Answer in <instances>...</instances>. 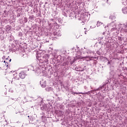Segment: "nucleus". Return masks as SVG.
<instances>
[{
	"label": "nucleus",
	"instance_id": "f257e3e1",
	"mask_svg": "<svg viewBox=\"0 0 127 127\" xmlns=\"http://www.w3.org/2000/svg\"><path fill=\"white\" fill-rule=\"evenodd\" d=\"M107 27H108L110 31H114V32H118V28H117V24H115V23L114 22H112L111 23L108 24Z\"/></svg>",
	"mask_w": 127,
	"mask_h": 127
},
{
	"label": "nucleus",
	"instance_id": "f03ea898",
	"mask_svg": "<svg viewBox=\"0 0 127 127\" xmlns=\"http://www.w3.org/2000/svg\"><path fill=\"white\" fill-rule=\"evenodd\" d=\"M19 76L21 79H24L25 76H26V74H25L24 72L21 71L19 73Z\"/></svg>",
	"mask_w": 127,
	"mask_h": 127
},
{
	"label": "nucleus",
	"instance_id": "7ed1b4c3",
	"mask_svg": "<svg viewBox=\"0 0 127 127\" xmlns=\"http://www.w3.org/2000/svg\"><path fill=\"white\" fill-rule=\"evenodd\" d=\"M40 85L42 88H45V87L47 86L46 81H43V80L41 81Z\"/></svg>",
	"mask_w": 127,
	"mask_h": 127
},
{
	"label": "nucleus",
	"instance_id": "20e7f679",
	"mask_svg": "<svg viewBox=\"0 0 127 127\" xmlns=\"http://www.w3.org/2000/svg\"><path fill=\"white\" fill-rule=\"evenodd\" d=\"M21 89H22L23 91L26 90V85L24 84H20Z\"/></svg>",
	"mask_w": 127,
	"mask_h": 127
},
{
	"label": "nucleus",
	"instance_id": "39448f33",
	"mask_svg": "<svg viewBox=\"0 0 127 127\" xmlns=\"http://www.w3.org/2000/svg\"><path fill=\"white\" fill-rule=\"evenodd\" d=\"M75 94L76 95H79V94H82V95L83 94H84V95H88V94H90V91H88V92H85L84 93H83V92H75Z\"/></svg>",
	"mask_w": 127,
	"mask_h": 127
},
{
	"label": "nucleus",
	"instance_id": "423d86ee",
	"mask_svg": "<svg viewBox=\"0 0 127 127\" xmlns=\"http://www.w3.org/2000/svg\"><path fill=\"white\" fill-rule=\"evenodd\" d=\"M122 11H123V13H124V14H127V7H125L123 8Z\"/></svg>",
	"mask_w": 127,
	"mask_h": 127
},
{
	"label": "nucleus",
	"instance_id": "0eeeda50",
	"mask_svg": "<svg viewBox=\"0 0 127 127\" xmlns=\"http://www.w3.org/2000/svg\"><path fill=\"white\" fill-rule=\"evenodd\" d=\"M15 75H16V76H15L14 78L12 79V82H13V81H14V80H19V77H18V76L16 75V74H15Z\"/></svg>",
	"mask_w": 127,
	"mask_h": 127
},
{
	"label": "nucleus",
	"instance_id": "6e6552de",
	"mask_svg": "<svg viewBox=\"0 0 127 127\" xmlns=\"http://www.w3.org/2000/svg\"><path fill=\"white\" fill-rule=\"evenodd\" d=\"M45 90L48 92H50V91L52 90V88L51 87H48L45 88Z\"/></svg>",
	"mask_w": 127,
	"mask_h": 127
},
{
	"label": "nucleus",
	"instance_id": "1a4fd4ad",
	"mask_svg": "<svg viewBox=\"0 0 127 127\" xmlns=\"http://www.w3.org/2000/svg\"><path fill=\"white\" fill-rule=\"evenodd\" d=\"M110 19H112V20H114V19H116V16H115V15L113 14L110 16Z\"/></svg>",
	"mask_w": 127,
	"mask_h": 127
},
{
	"label": "nucleus",
	"instance_id": "9d476101",
	"mask_svg": "<svg viewBox=\"0 0 127 127\" xmlns=\"http://www.w3.org/2000/svg\"><path fill=\"white\" fill-rule=\"evenodd\" d=\"M101 25H103V23L100 21H98L97 24V26L99 27V26H101Z\"/></svg>",
	"mask_w": 127,
	"mask_h": 127
},
{
	"label": "nucleus",
	"instance_id": "9b49d317",
	"mask_svg": "<svg viewBox=\"0 0 127 127\" xmlns=\"http://www.w3.org/2000/svg\"><path fill=\"white\" fill-rule=\"evenodd\" d=\"M77 59H83V57L78 55L76 56Z\"/></svg>",
	"mask_w": 127,
	"mask_h": 127
},
{
	"label": "nucleus",
	"instance_id": "f8f14e48",
	"mask_svg": "<svg viewBox=\"0 0 127 127\" xmlns=\"http://www.w3.org/2000/svg\"><path fill=\"white\" fill-rule=\"evenodd\" d=\"M123 3H124V5H127V0H123Z\"/></svg>",
	"mask_w": 127,
	"mask_h": 127
},
{
	"label": "nucleus",
	"instance_id": "ddd939ff",
	"mask_svg": "<svg viewBox=\"0 0 127 127\" xmlns=\"http://www.w3.org/2000/svg\"><path fill=\"white\" fill-rule=\"evenodd\" d=\"M92 53H93V52H92L91 50H88L87 51V54H92Z\"/></svg>",
	"mask_w": 127,
	"mask_h": 127
},
{
	"label": "nucleus",
	"instance_id": "4468645a",
	"mask_svg": "<svg viewBox=\"0 0 127 127\" xmlns=\"http://www.w3.org/2000/svg\"><path fill=\"white\" fill-rule=\"evenodd\" d=\"M102 88H103V86L100 88H98L96 89L95 90V91H99V90H101V89H102Z\"/></svg>",
	"mask_w": 127,
	"mask_h": 127
},
{
	"label": "nucleus",
	"instance_id": "2eb2a0df",
	"mask_svg": "<svg viewBox=\"0 0 127 127\" xmlns=\"http://www.w3.org/2000/svg\"><path fill=\"white\" fill-rule=\"evenodd\" d=\"M123 30H124V31L126 33L127 32V28L124 29Z\"/></svg>",
	"mask_w": 127,
	"mask_h": 127
},
{
	"label": "nucleus",
	"instance_id": "dca6fc26",
	"mask_svg": "<svg viewBox=\"0 0 127 127\" xmlns=\"http://www.w3.org/2000/svg\"><path fill=\"white\" fill-rule=\"evenodd\" d=\"M71 94H72V95H73V96H75V92L72 91V92H71Z\"/></svg>",
	"mask_w": 127,
	"mask_h": 127
},
{
	"label": "nucleus",
	"instance_id": "f3484780",
	"mask_svg": "<svg viewBox=\"0 0 127 127\" xmlns=\"http://www.w3.org/2000/svg\"><path fill=\"white\" fill-rule=\"evenodd\" d=\"M31 69L33 71H34V68H33V66H31Z\"/></svg>",
	"mask_w": 127,
	"mask_h": 127
},
{
	"label": "nucleus",
	"instance_id": "a211bd4d",
	"mask_svg": "<svg viewBox=\"0 0 127 127\" xmlns=\"http://www.w3.org/2000/svg\"><path fill=\"white\" fill-rule=\"evenodd\" d=\"M19 34H20V36H22V33H20Z\"/></svg>",
	"mask_w": 127,
	"mask_h": 127
},
{
	"label": "nucleus",
	"instance_id": "6ab92c4d",
	"mask_svg": "<svg viewBox=\"0 0 127 127\" xmlns=\"http://www.w3.org/2000/svg\"><path fill=\"white\" fill-rule=\"evenodd\" d=\"M109 64H111V62H108V64L109 65Z\"/></svg>",
	"mask_w": 127,
	"mask_h": 127
},
{
	"label": "nucleus",
	"instance_id": "aec40b11",
	"mask_svg": "<svg viewBox=\"0 0 127 127\" xmlns=\"http://www.w3.org/2000/svg\"><path fill=\"white\" fill-rule=\"evenodd\" d=\"M11 61V59H10V60H9V62H10Z\"/></svg>",
	"mask_w": 127,
	"mask_h": 127
},
{
	"label": "nucleus",
	"instance_id": "412c9836",
	"mask_svg": "<svg viewBox=\"0 0 127 127\" xmlns=\"http://www.w3.org/2000/svg\"><path fill=\"white\" fill-rule=\"evenodd\" d=\"M4 63H5V61H4Z\"/></svg>",
	"mask_w": 127,
	"mask_h": 127
},
{
	"label": "nucleus",
	"instance_id": "4be33fe9",
	"mask_svg": "<svg viewBox=\"0 0 127 127\" xmlns=\"http://www.w3.org/2000/svg\"><path fill=\"white\" fill-rule=\"evenodd\" d=\"M80 96V97H82V95H79Z\"/></svg>",
	"mask_w": 127,
	"mask_h": 127
},
{
	"label": "nucleus",
	"instance_id": "5701e85b",
	"mask_svg": "<svg viewBox=\"0 0 127 127\" xmlns=\"http://www.w3.org/2000/svg\"><path fill=\"white\" fill-rule=\"evenodd\" d=\"M107 2H108V1H109V0H107Z\"/></svg>",
	"mask_w": 127,
	"mask_h": 127
},
{
	"label": "nucleus",
	"instance_id": "b1692460",
	"mask_svg": "<svg viewBox=\"0 0 127 127\" xmlns=\"http://www.w3.org/2000/svg\"><path fill=\"white\" fill-rule=\"evenodd\" d=\"M85 34H86V32H85Z\"/></svg>",
	"mask_w": 127,
	"mask_h": 127
},
{
	"label": "nucleus",
	"instance_id": "393cba45",
	"mask_svg": "<svg viewBox=\"0 0 127 127\" xmlns=\"http://www.w3.org/2000/svg\"><path fill=\"white\" fill-rule=\"evenodd\" d=\"M28 118H29V116H28Z\"/></svg>",
	"mask_w": 127,
	"mask_h": 127
}]
</instances>
